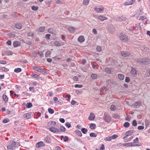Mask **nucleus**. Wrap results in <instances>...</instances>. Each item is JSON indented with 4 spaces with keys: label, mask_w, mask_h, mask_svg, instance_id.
Returning <instances> with one entry per match:
<instances>
[{
    "label": "nucleus",
    "mask_w": 150,
    "mask_h": 150,
    "mask_svg": "<svg viewBox=\"0 0 150 150\" xmlns=\"http://www.w3.org/2000/svg\"><path fill=\"white\" fill-rule=\"evenodd\" d=\"M120 38L121 40L126 41L128 39V37L124 34L121 33L120 35Z\"/></svg>",
    "instance_id": "obj_1"
},
{
    "label": "nucleus",
    "mask_w": 150,
    "mask_h": 150,
    "mask_svg": "<svg viewBox=\"0 0 150 150\" xmlns=\"http://www.w3.org/2000/svg\"><path fill=\"white\" fill-rule=\"evenodd\" d=\"M134 132V131L132 130H129L127 132L125 133L126 136L123 137V139H125L127 138L128 136H131L133 134Z\"/></svg>",
    "instance_id": "obj_2"
},
{
    "label": "nucleus",
    "mask_w": 150,
    "mask_h": 150,
    "mask_svg": "<svg viewBox=\"0 0 150 150\" xmlns=\"http://www.w3.org/2000/svg\"><path fill=\"white\" fill-rule=\"evenodd\" d=\"M123 145V146H139L140 145L139 144H137L135 145H133V143H127L124 144Z\"/></svg>",
    "instance_id": "obj_3"
},
{
    "label": "nucleus",
    "mask_w": 150,
    "mask_h": 150,
    "mask_svg": "<svg viewBox=\"0 0 150 150\" xmlns=\"http://www.w3.org/2000/svg\"><path fill=\"white\" fill-rule=\"evenodd\" d=\"M49 130L54 133H58L59 132V130L54 127H50L49 129Z\"/></svg>",
    "instance_id": "obj_4"
},
{
    "label": "nucleus",
    "mask_w": 150,
    "mask_h": 150,
    "mask_svg": "<svg viewBox=\"0 0 150 150\" xmlns=\"http://www.w3.org/2000/svg\"><path fill=\"white\" fill-rule=\"evenodd\" d=\"M126 19V18L125 17L121 16L118 17L116 18V20L118 21L122 22L124 21Z\"/></svg>",
    "instance_id": "obj_5"
},
{
    "label": "nucleus",
    "mask_w": 150,
    "mask_h": 150,
    "mask_svg": "<svg viewBox=\"0 0 150 150\" xmlns=\"http://www.w3.org/2000/svg\"><path fill=\"white\" fill-rule=\"evenodd\" d=\"M121 55L124 57H127L130 55V53L127 51H122L121 52Z\"/></svg>",
    "instance_id": "obj_6"
},
{
    "label": "nucleus",
    "mask_w": 150,
    "mask_h": 150,
    "mask_svg": "<svg viewBox=\"0 0 150 150\" xmlns=\"http://www.w3.org/2000/svg\"><path fill=\"white\" fill-rule=\"evenodd\" d=\"M135 0H127L125 3V5H132L135 2Z\"/></svg>",
    "instance_id": "obj_7"
},
{
    "label": "nucleus",
    "mask_w": 150,
    "mask_h": 150,
    "mask_svg": "<svg viewBox=\"0 0 150 150\" xmlns=\"http://www.w3.org/2000/svg\"><path fill=\"white\" fill-rule=\"evenodd\" d=\"M45 145L44 143L42 142H39L36 144V146L37 148H39L42 146H44Z\"/></svg>",
    "instance_id": "obj_8"
},
{
    "label": "nucleus",
    "mask_w": 150,
    "mask_h": 150,
    "mask_svg": "<svg viewBox=\"0 0 150 150\" xmlns=\"http://www.w3.org/2000/svg\"><path fill=\"white\" fill-rule=\"evenodd\" d=\"M94 10L96 12L100 13L104 11V8L103 7H101L100 8H94Z\"/></svg>",
    "instance_id": "obj_9"
},
{
    "label": "nucleus",
    "mask_w": 150,
    "mask_h": 150,
    "mask_svg": "<svg viewBox=\"0 0 150 150\" xmlns=\"http://www.w3.org/2000/svg\"><path fill=\"white\" fill-rule=\"evenodd\" d=\"M97 18L102 21L107 19V18L106 17L103 16H98L97 17Z\"/></svg>",
    "instance_id": "obj_10"
},
{
    "label": "nucleus",
    "mask_w": 150,
    "mask_h": 150,
    "mask_svg": "<svg viewBox=\"0 0 150 150\" xmlns=\"http://www.w3.org/2000/svg\"><path fill=\"white\" fill-rule=\"evenodd\" d=\"M95 116L93 113L91 112L88 117V120H93L95 119Z\"/></svg>",
    "instance_id": "obj_11"
},
{
    "label": "nucleus",
    "mask_w": 150,
    "mask_h": 150,
    "mask_svg": "<svg viewBox=\"0 0 150 150\" xmlns=\"http://www.w3.org/2000/svg\"><path fill=\"white\" fill-rule=\"evenodd\" d=\"M78 41L81 42H83L85 41V39L83 36L81 35L79 36L78 39Z\"/></svg>",
    "instance_id": "obj_12"
},
{
    "label": "nucleus",
    "mask_w": 150,
    "mask_h": 150,
    "mask_svg": "<svg viewBox=\"0 0 150 150\" xmlns=\"http://www.w3.org/2000/svg\"><path fill=\"white\" fill-rule=\"evenodd\" d=\"M33 69L34 70L39 72H41L43 71V69L35 66H34L33 67Z\"/></svg>",
    "instance_id": "obj_13"
},
{
    "label": "nucleus",
    "mask_w": 150,
    "mask_h": 150,
    "mask_svg": "<svg viewBox=\"0 0 150 150\" xmlns=\"http://www.w3.org/2000/svg\"><path fill=\"white\" fill-rule=\"evenodd\" d=\"M11 145L15 147H16L18 146H19L20 144L19 142H13L12 143Z\"/></svg>",
    "instance_id": "obj_14"
},
{
    "label": "nucleus",
    "mask_w": 150,
    "mask_h": 150,
    "mask_svg": "<svg viewBox=\"0 0 150 150\" xmlns=\"http://www.w3.org/2000/svg\"><path fill=\"white\" fill-rule=\"evenodd\" d=\"M20 43L18 41H16L13 42V45L15 47H16L20 45Z\"/></svg>",
    "instance_id": "obj_15"
},
{
    "label": "nucleus",
    "mask_w": 150,
    "mask_h": 150,
    "mask_svg": "<svg viewBox=\"0 0 150 150\" xmlns=\"http://www.w3.org/2000/svg\"><path fill=\"white\" fill-rule=\"evenodd\" d=\"M141 104V101H138L135 102L134 104V106L135 107H137L138 106L140 105Z\"/></svg>",
    "instance_id": "obj_16"
},
{
    "label": "nucleus",
    "mask_w": 150,
    "mask_h": 150,
    "mask_svg": "<svg viewBox=\"0 0 150 150\" xmlns=\"http://www.w3.org/2000/svg\"><path fill=\"white\" fill-rule=\"evenodd\" d=\"M90 128L92 129H94L96 127V125L93 123H91L90 125Z\"/></svg>",
    "instance_id": "obj_17"
},
{
    "label": "nucleus",
    "mask_w": 150,
    "mask_h": 150,
    "mask_svg": "<svg viewBox=\"0 0 150 150\" xmlns=\"http://www.w3.org/2000/svg\"><path fill=\"white\" fill-rule=\"evenodd\" d=\"M69 30L71 33L74 32L75 31V28L73 27H70L69 28Z\"/></svg>",
    "instance_id": "obj_18"
},
{
    "label": "nucleus",
    "mask_w": 150,
    "mask_h": 150,
    "mask_svg": "<svg viewBox=\"0 0 150 150\" xmlns=\"http://www.w3.org/2000/svg\"><path fill=\"white\" fill-rule=\"evenodd\" d=\"M131 73L134 76L136 75L137 72L136 70L134 68H132L131 70Z\"/></svg>",
    "instance_id": "obj_19"
},
{
    "label": "nucleus",
    "mask_w": 150,
    "mask_h": 150,
    "mask_svg": "<svg viewBox=\"0 0 150 150\" xmlns=\"http://www.w3.org/2000/svg\"><path fill=\"white\" fill-rule=\"evenodd\" d=\"M134 29L137 30L138 32H139L140 30V28L139 25H135L134 27Z\"/></svg>",
    "instance_id": "obj_20"
},
{
    "label": "nucleus",
    "mask_w": 150,
    "mask_h": 150,
    "mask_svg": "<svg viewBox=\"0 0 150 150\" xmlns=\"http://www.w3.org/2000/svg\"><path fill=\"white\" fill-rule=\"evenodd\" d=\"M118 76L119 79L121 80H123L124 78V75L121 74H118Z\"/></svg>",
    "instance_id": "obj_21"
},
{
    "label": "nucleus",
    "mask_w": 150,
    "mask_h": 150,
    "mask_svg": "<svg viewBox=\"0 0 150 150\" xmlns=\"http://www.w3.org/2000/svg\"><path fill=\"white\" fill-rule=\"evenodd\" d=\"M16 28L18 29H20L22 28V25L21 23L16 24Z\"/></svg>",
    "instance_id": "obj_22"
},
{
    "label": "nucleus",
    "mask_w": 150,
    "mask_h": 150,
    "mask_svg": "<svg viewBox=\"0 0 150 150\" xmlns=\"http://www.w3.org/2000/svg\"><path fill=\"white\" fill-rule=\"evenodd\" d=\"M23 116L25 118L27 119H29L31 117V115L29 113L25 114Z\"/></svg>",
    "instance_id": "obj_23"
},
{
    "label": "nucleus",
    "mask_w": 150,
    "mask_h": 150,
    "mask_svg": "<svg viewBox=\"0 0 150 150\" xmlns=\"http://www.w3.org/2000/svg\"><path fill=\"white\" fill-rule=\"evenodd\" d=\"M45 141L48 143H50L51 142L50 138L48 136L46 137L45 139Z\"/></svg>",
    "instance_id": "obj_24"
},
{
    "label": "nucleus",
    "mask_w": 150,
    "mask_h": 150,
    "mask_svg": "<svg viewBox=\"0 0 150 150\" xmlns=\"http://www.w3.org/2000/svg\"><path fill=\"white\" fill-rule=\"evenodd\" d=\"M48 32L49 33L52 34H54L55 33L54 30L52 28L49 29L48 30Z\"/></svg>",
    "instance_id": "obj_25"
},
{
    "label": "nucleus",
    "mask_w": 150,
    "mask_h": 150,
    "mask_svg": "<svg viewBox=\"0 0 150 150\" xmlns=\"http://www.w3.org/2000/svg\"><path fill=\"white\" fill-rule=\"evenodd\" d=\"M91 78L93 79H96L97 78V75L96 74H93L91 76Z\"/></svg>",
    "instance_id": "obj_26"
},
{
    "label": "nucleus",
    "mask_w": 150,
    "mask_h": 150,
    "mask_svg": "<svg viewBox=\"0 0 150 150\" xmlns=\"http://www.w3.org/2000/svg\"><path fill=\"white\" fill-rule=\"evenodd\" d=\"M105 71L108 73H110L111 72V69L109 68H106L105 69Z\"/></svg>",
    "instance_id": "obj_27"
},
{
    "label": "nucleus",
    "mask_w": 150,
    "mask_h": 150,
    "mask_svg": "<svg viewBox=\"0 0 150 150\" xmlns=\"http://www.w3.org/2000/svg\"><path fill=\"white\" fill-rule=\"evenodd\" d=\"M26 107L28 108H30L33 106V105L31 103H27L26 105Z\"/></svg>",
    "instance_id": "obj_28"
},
{
    "label": "nucleus",
    "mask_w": 150,
    "mask_h": 150,
    "mask_svg": "<svg viewBox=\"0 0 150 150\" xmlns=\"http://www.w3.org/2000/svg\"><path fill=\"white\" fill-rule=\"evenodd\" d=\"M3 98L5 102H7L8 101V98L6 95H4L3 96Z\"/></svg>",
    "instance_id": "obj_29"
},
{
    "label": "nucleus",
    "mask_w": 150,
    "mask_h": 150,
    "mask_svg": "<svg viewBox=\"0 0 150 150\" xmlns=\"http://www.w3.org/2000/svg\"><path fill=\"white\" fill-rule=\"evenodd\" d=\"M112 116L115 119H119L120 118L119 116L117 114H113Z\"/></svg>",
    "instance_id": "obj_30"
},
{
    "label": "nucleus",
    "mask_w": 150,
    "mask_h": 150,
    "mask_svg": "<svg viewBox=\"0 0 150 150\" xmlns=\"http://www.w3.org/2000/svg\"><path fill=\"white\" fill-rule=\"evenodd\" d=\"M54 45L56 46H59L61 45V44L58 41H56L54 42Z\"/></svg>",
    "instance_id": "obj_31"
},
{
    "label": "nucleus",
    "mask_w": 150,
    "mask_h": 150,
    "mask_svg": "<svg viewBox=\"0 0 150 150\" xmlns=\"http://www.w3.org/2000/svg\"><path fill=\"white\" fill-rule=\"evenodd\" d=\"M89 2V0H83V4L85 5H87Z\"/></svg>",
    "instance_id": "obj_32"
},
{
    "label": "nucleus",
    "mask_w": 150,
    "mask_h": 150,
    "mask_svg": "<svg viewBox=\"0 0 150 150\" xmlns=\"http://www.w3.org/2000/svg\"><path fill=\"white\" fill-rule=\"evenodd\" d=\"M129 125L130 124L128 122H126L124 123L123 126L124 127L127 128L129 127Z\"/></svg>",
    "instance_id": "obj_33"
},
{
    "label": "nucleus",
    "mask_w": 150,
    "mask_h": 150,
    "mask_svg": "<svg viewBox=\"0 0 150 150\" xmlns=\"http://www.w3.org/2000/svg\"><path fill=\"white\" fill-rule=\"evenodd\" d=\"M60 130L62 132H64L66 130L65 128L62 126H61L60 128Z\"/></svg>",
    "instance_id": "obj_34"
},
{
    "label": "nucleus",
    "mask_w": 150,
    "mask_h": 150,
    "mask_svg": "<svg viewBox=\"0 0 150 150\" xmlns=\"http://www.w3.org/2000/svg\"><path fill=\"white\" fill-rule=\"evenodd\" d=\"M81 131L83 133L85 134L87 132V129L85 128H82L81 129Z\"/></svg>",
    "instance_id": "obj_35"
},
{
    "label": "nucleus",
    "mask_w": 150,
    "mask_h": 150,
    "mask_svg": "<svg viewBox=\"0 0 150 150\" xmlns=\"http://www.w3.org/2000/svg\"><path fill=\"white\" fill-rule=\"evenodd\" d=\"M104 116H105V117L107 119L108 121H110L111 120L110 117L107 114H104Z\"/></svg>",
    "instance_id": "obj_36"
},
{
    "label": "nucleus",
    "mask_w": 150,
    "mask_h": 150,
    "mask_svg": "<svg viewBox=\"0 0 150 150\" xmlns=\"http://www.w3.org/2000/svg\"><path fill=\"white\" fill-rule=\"evenodd\" d=\"M21 71V69L20 68H19L15 69L14 70V71L16 72H17V73H18V72H20Z\"/></svg>",
    "instance_id": "obj_37"
},
{
    "label": "nucleus",
    "mask_w": 150,
    "mask_h": 150,
    "mask_svg": "<svg viewBox=\"0 0 150 150\" xmlns=\"http://www.w3.org/2000/svg\"><path fill=\"white\" fill-rule=\"evenodd\" d=\"M116 109V107L113 105H112L111 106L110 109L112 111H114Z\"/></svg>",
    "instance_id": "obj_38"
},
{
    "label": "nucleus",
    "mask_w": 150,
    "mask_h": 150,
    "mask_svg": "<svg viewBox=\"0 0 150 150\" xmlns=\"http://www.w3.org/2000/svg\"><path fill=\"white\" fill-rule=\"evenodd\" d=\"M48 110L50 114H53L54 112V110L50 108H49Z\"/></svg>",
    "instance_id": "obj_39"
},
{
    "label": "nucleus",
    "mask_w": 150,
    "mask_h": 150,
    "mask_svg": "<svg viewBox=\"0 0 150 150\" xmlns=\"http://www.w3.org/2000/svg\"><path fill=\"white\" fill-rule=\"evenodd\" d=\"M143 59V61H142V64H145L146 63H147V62H148V59L146 58L143 59Z\"/></svg>",
    "instance_id": "obj_40"
},
{
    "label": "nucleus",
    "mask_w": 150,
    "mask_h": 150,
    "mask_svg": "<svg viewBox=\"0 0 150 150\" xmlns=\"http://www.w3.org/2000/svg\"><path fill=\"white\" fill-rule=\"evenodd\" d=\"M8 35L9 37L11 38H14L15 36V35L14 34L10 33Z\"/></svg>",
    "instance_id": "obj_41"
},
{
    "label": "nucleus",
    "mask_w": 150,
    "mask_h": 150,
    "mask_svg": "<svg viewBox=\"0 0 150 150\" xmlns=\"http://www.w3.org/2000/svg\"><path fill=\"white\" fill-rule=\"evenodd\" d=\"M90 136L91 137H96L97 136V135L94 133H91L90 134Z\"/></svg>",
    "instance_id": "obj_42"
},
{
    "label": "nucleus",
    "mask_w": 150,
    "mask_h": 150,
    "mask_svg": "<svg viewBox=\"0 0 150 150\" xmlns=\"http://www.w3.org/2000/svg\"><path fill=\"white\" fill-rule=\"evenodd\" d=\"M139 139L137 137L135 139H134L133 140V142L134 143H133V145H134V144L135 143H138L139 142Z\"/></svg>",
    "instance_id": "obj_43"
},
{
    "label": "nucleus",
    "mask_w": 150,
    "mask_h": 150,
    "mask_svg": "<svg viewBox=\"0 0 150 150\" xmlns=\"http://www.w3.org/2000/svg\"><path fill=\"white\" fill-rule=\"evenodd\" d=\"M104 140L106 141H110L112 140V139L110 137H105L104 139Z\"/></svg>",
    "instance_id": "obj_44"
},
{
    "label": "nucleus",
    "mask_w": 150,
    "mask_h": 150,
    "mask_svg": "<svg viewBox=\"0 0 150 150\" xmlns=\"http://www.w3.org/2000/svg\"><path fill=\"white\" fill-rule=\"evenodd\" d=\"M132 124L133 126H136L137 125V122L135 120H133L132 121Z\"/></svg>",
    "instance_id": "obj_45"
},
{
    "label": "nucleus",
    "mask_w": 150,
    "mask_h": 150,
    "mask_svg": "<svg viewBox=\"0 0 150 150\" xmlns=\"http://www.w3.org/2000/svg\"><path fill=\"white\" fill-rule=\"evenodd\" d=\"M38 6H32L31 7V9L34 11H36L38 9Z\"/></svg>",
    "instance_id": "obj_46"
},
{
    "label": "nucleus",
    "mask_w": 150,
    "mask_h": 150,
    "mask_svg": "<svg viewBox=\"0 0 150 150\" xmlns=\"http://www.w3.org/2000/svg\"><path fill=\"white\" fill-rule=\"evenodd\" d=\"M28 36H31V37H33L34 35V33L31 32H29L27 33Z\"/></svg>",
    "instance_id": "obj_47"
},
{
    "label": "nucleus",
    "mask_w": 150,
    "mask_h": 150,
    "mask_svg": "<svg viewBox=\"0 0 150 150\" xmlns=\"http://www.w3.org/2000/svg\"><path fill=\"white\" fill-rule=\"evenodd\" d=\"M51 54V52L50 51H47L46 53L45 56L46 57H48V55Z\"/></svg>",
    "instance_id": "obj_48"
},
{
    "label": "nucleus",
    "mask_w": 150,
    "mask_h": 150,
    "mask_svg": "<svg viewBox=\"0 0 150 150\" xmlns=\"http://www.w3.org/2000/svg\"><path fill=\"white\" fill-rule=\"evenodd\" d=\"M75 87L76 88H81L83 87V85L76 84L75 85Z\"/></svg>",
    "instance_id": "obj_49"
},
{
    "label": "nucleus",
    "mask_w": 150,
    "mask_h": 150,
    "mask_svg": "<svg viewBox=\"0 0 150 150\" xmlns=\"http://www.w3.org/2000/svg\"><path fill=\"white\" fill-rule=\"evenodd\" d=\"M76 131L77 132V133L79 136L80 137H81L82 136V133L80 131H79V130H77V131Z\"/></svg>",
    "instance_id": "obj_50"
},
{
    "label": "nucleus",
    "mask_w": 150,
    "mask_h": 150,
    "mask_svg": "<svg viewBox=\"0 0 150 150\" xmlns=\"http://www.w3.org/2000/svg\"><path fill=\"white\" fill-rule=\"evenodd\" d=\"M142 61H143V59H137V62L140 64H142Z\"/></svg>",
    "instance_id": "obj_51"
},
{
    "label": "nucleus",
    "mask_w": 150,
    "mask_h": 150,
    "mask_svg": "<svg viewBox=\"0 0 150 150\" xmlns=\"http://www.w3.org/2000/svg\"><path fill=\"white\" fill-rule=\"evenodd\" d=\"M145 123L146 126H148L150 124V122L148 120H146L145 121Z\"/></svg>",
    "instance_id": "obj_52"
},
{
    "label": "nucleus",
    "mask_w": 150,
    "mask_h": 150,
    "mask_svg": "<svg viewBox=\"0 0 150 150\" xmlns=\"http://www.w3.org/2000/svg\"><path fill=\"white\" fill-rule=\"evenodd\" d=\"M111 137L112 139H115L116 138H117V136L116 135L114 134V135H113L112 136H111Z\"/></svg>",
    "instance_id": "obj_53"
},
{
    "label": "nucleus",
    "mask_w": 150,
    "mask_h": 150,
    "mask_svg": "<svg viewBox=\"0 0 150 150\" xmlns=\"http://www.w3.org/2000/svg\"><path fill=\"white\" fill-rule=\"evenodd\" d=\"M45 28L44 27H40L39 29L40 31V32H43L44 31Z\"/></svg>",
    "instance_id": "obj_54"
},
{
    "label": "nucleus",
    "mask_w": 150,
    "mask_h": 150,
    "mask_svg": "<svg viewBox=\"0 0 150 150\" xmlns=\"http://www.w3.org/2000/svg\"><path fill=\"white\" fill-rule=\"evenodd\" d=\"M32 76L35 78H37L39 77V76L38 75L35 74H32Z\"/></svg>",
    "instance_id": "obj_55"
},
{
    "label": "nucleus",
    "mask_w": 150,
    "mask_h": 150,
    "mask_svg": "<svg viewBox=\"0 0 150 150\" xmlns=\"http://www.w3.org/2000/svg\"><path fill=\"white\" fill-rule=\"evenodd\" d=\"M29 90L30 91H32V92H34L35 91L34 88V87H30L29 88Z\"/></svg>",
    "instance_id": "obj_56"
},
{
    "label": "nucleus",
    "mask_w": 150,
    "mask_h": 150,
    "mask_svg": "<svg viewBox=\"0 0 150 150\" xmlns=\"http://www.w3.org/2000/svg\"><path fill=\"white\" fill-rule=\"evenodd\" d=\"M144 128V127L143 126H139L138 127V129L139 130H142Z\"/></svg>",
    "instance_id": "obj_57"
},
{
    "label": "nucleus",
    "mask_w": 150,
    "mask_h": 150,
    "mask_svg": "<svg viewBox=\"0 0 150 150\" xmlns=\"http://www.w3.org/2000/svg\"><path fill=\"white\" fill-rule=\"evenodd\" d=\"M1 70L2 71H5V72H6L8 71V69L6 68L5 67H2L1 68Z\"/></svg>",
    "instance_id": "obj_58"
},
{
    "label": "nucleus",
    "mask_w": 150,
    "mask_h": 150,
    "mask_svg": "<svg viewBox=\"0 0 150 150\" xmlns=\"http://www.w3.org/2000/svg\"><path fill=\"white\" fill-rule=\"evenodd\" d=\"M130 79L129 77H126L125 79V81L126 82L128 83Z\"/></svg>",
    "instance_id": "obj_59"
},
{
    "label": "nucleus",
    "mask_w": 150,
    "mask_h": 150,
    "mask_svg": "<svg viewBox=\"0 0 150 150\" xmlns=\"http://www.w3.org/2000/svg\"><path fill=\"white\" fill-rule=\"evenodd\" d=\"M66 126L68 128H69L71 127V124L69 122H67L65 124Z\"/></svg>",
    "instance_id": "obj_60"
},
{
    "label": "nucleus",
    "mask_w": 150,
    "mask_h": 150,
    "mask_svg": "<svg viewBox=\"0 0 150 150\" xmlns=\"http://www.w3.org/2000/svg\"><path fill=\"white\" fill-rule=\"evenodd\" d=\"M7 148L8 150H13V147H12L10 145L8 146Z\"/></svg>",
    "instance_id": "obj_61"
},
{
    "label": "nucleus",
    "mask_w": 150,
    "mask_h": 150,
    "mask_svg": "<svg viewBox=\"0 0 150 150\" xmlns=\"http://www.w3.org/2000/svg\"><path fill=\"white\" fill-rule=\"evenodd\" d=\"M92 32L95 35H96L97 34V31L95 29H93Z\"/></svg>",
    "instance_id": "obj_62"
},
{
    "label": "nucleus",
    "mask_w": 150,
    "mask_h": 150,
    "mask_svg": "<svg viewBox=\"0 0 150 150\" xmlns=\"http://www.w3.org/2000/svg\"><path fill=\"white\" fill-rule=\"evenodd\" d=\"M50 34H47L45 35L46 38L48 40L50 39Z\"/></svg>",
    "instance_id": "obj_63"
},
{
    "label": "nucleus",
    "mask_w": 150,
    "mask_h": 150,
    "mask_svg": "<svg viewBox=\"0 0 150 150\" xmlns=\"http://www.w3.org/2000/svg\"><path fill=\"white\" fill-rule=\"evenodd\" d=\"M105 147L104 145L103 144L100 148V150H103L104 149Z\"/></svg>",
    "instance_id": "obj_64"
}]
</instances>
